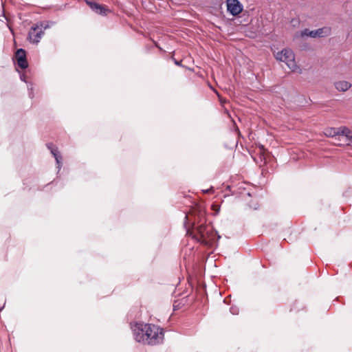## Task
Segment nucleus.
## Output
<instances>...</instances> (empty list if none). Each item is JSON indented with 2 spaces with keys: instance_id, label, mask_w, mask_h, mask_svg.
Masks as SVG:
<instances>
[{
  "instance_id": "1",
  "label": "nucleus",
  "mask_w": 352,
  "mask_h": 352,
  "mask_svg": "<svg viewBox=\"0 0 352 352\" xmlns=\"http://www.w3.org/2000/svg\"><path fill=\"white\" fill-rule=\"evenodd\" d=\"M131 329L138 342L153 346L163 342V330L156 325L137 322L131 326Z\"/></svg>"
},
{
  "instance_id": "2",
  "label": "nucleus",
  "mask_w": 352,
  "mask_h": 352,
  "mask_svg": "<svg viewBox=\"0 0 352 352\" xmlns=\"http://www.w3.org/2000/svg\"><path fill=\"white\" fill-rule=\"evenodd\" d=\"M277 60L285 63L287 66L293 72L298 69V66L295 62V56L294 52L289 49H284L281 52H278L276 55Z\"/></svg>"
},
{
  "instance_id": "3",
  "label": "nucleus",
  "mask_w": 352,
  "mask_h": 352,
  "mask_svg": "<svg viewBox=\"0 0 352 352\" xmlns=\"http://www.w3.org/2000/svg\"><path fill=\"white\" fill-rule=\"evenodd\" d=\"M48 28L43 22L37 23L32 25L28 33V39L30 42L37 44L40 42L44 34V31Z\"/></svg>"
},
{
  "instance_id": "4",
  "label": "nucleus",
  "mask_w": 352,
  "mask_h": 352,
  "mask_svg": "<svg viewBox=\"0 0 352 352\" xmlns=\"http://www.w3.org/2000/svg\"><path fill=\"white\" fill-rule=\"evenodd\" d=\"M199 234L200 235V240L204 243H208L212 240L211 235L213 234L211 228L201 224L197 228Z\"/></svg>"
},
{
  "instance_id": "5",
  "label": "nucleus",
  "mask_w": 352,
  "mask_h": 352,
  "mask_svg": "<svg viewBox=\"0 0 352 352\" xmlns=\"http://www.w3.org/2000/svg\"><path fill=\"white\" fill-rule=\"evenodd\" d=\"M226 6L228 12L232 16H237L243 10V6L239 0H227Z\"/></svg>"
},
{
  "instance_id": "6",
  "label": "nucleus",
  "mask_w": 352,
  "mask_h": 352,
  "mask_svg": "<svg viewBox=\"0 0 352 352\" xmlns=\"http://www.w3.org/2000/svg\"><path fill=\"white\" fill-rule=\"evenodd\" d=\"M86 3L94 12L98 14L105 16L110 12V10L105 6L99 4L96 1L87 0Z\"/></svg>"
},
{
  "instance_id": "7",
  "label": "nucleus",
  "mask_w": 352,
  "mask_h": 352,
  "mask_svg": "<svg viewBox=\"0 0 352 352\" xmlns=\"http://www.w3.org/2000/svg\"><path fill=\"white\" fill-rule=\"evenodd\" d=\"M16 59L17 65L21 69H26L28 67V63L26 59V53L23 49H19L16 52Z\"/></svg>"
},
{
  "instance_id": "8",
  "label": "nucleus",
  "mask_w": 352,
  "mask_h": 352,
  "mask_svg": "<svg viewBox=\"0 0 352 352\" xmlns=\"http://www.w3.org/2000/svg\"><path fill=\"white\" fill-rule=\"evenodd\" d=\"M331 30L329 28H322L316 30H310L309 37L317 38L324 37L330 34Z\"/></svg>"
},
{
  "instance_id": "9",
  "label": "nucleus",
  "mask_w": 352,
  "mask_h": 352,
  "mask_svg": "<svg viewBox=\"0 0 352 352\" xmlns=\"http://www.w3.org/2000/svg\"><path fill=\"white\" fill-rule=\"evenodd\" d=\"M47 147L50 150L51 153L53 155V156L54 157V158L56 160V162L57 164V168L59 171L60 170L61 166H62V157H61L59 151H58L57 148L55 147L52 144H47Z\"/></svg>"
},
{
  "instance_id": "10",
  "label": "nucleus",
  "mask_w": 352,
  "mask_h": 352,
  "mask_svg": "<svg viewBox=\"0 0 352 352\" xmlns=\"http://www.w3.org/2000/svg\"><path fill=\"white\" fill-rule=\"evenodd\" d=\"M334 85L336 89L339 91H346L351 87V84L346 80L336 82Z\"/></svg>"
},
{
  "instance_id": "11",
  "label": "nucleus",
  "mask_w": 352,
  "mask_h": 352,
  "mask_svg": "<svg viewBox=\"0 0 352 352\" xmlns=\"http://www.w3.org/2000/svg\"><path fill=\"white\" fill-rule=\"evenodd\" d=\"M324 134L327 137H336L339 136V128H329L324 131Z\"/></svg>"
},
{
  "instance_id": "12",
  "label": "nucleus",
  "mask_w": 352,
  "mask_h": 352,
  "mask_svg": "<svg viewBox=\"0 0 352 352\" xmlns=\"http://www.w3.org/2000/svg\"><path fill=\"white\" fill-rule=\"evenodd\" d=\"M344 135L346 138V139L348 140L350 138V137L352 136V132L349 128H347L346 126L340 127L339 128V135Z\"/></svg>"
},
{
  "instance_id": "13",
  "label": "nucleus",
  "mask_w": 352,
  "mask_h": 352,
  "mask_svg": "<svg viewBox=\"0 0 352 352\" xmlns=\"http://www.w3.org/2000/svg\"><path fill=\"white\" fill-rule=\"evenodd\" d=\"M28 95L30 98H33L34 97V91H33V85L32 83L28 85Z\"/></svg>"
},
{
  "instance_id": "14",
  "label": "nucleus",
  "mask_w": 352,
  "mask_h": 352,
  "mask_svg": "<svg viewBox=\"0 0 352 352\" xmlns=\"http://www.w3.org/2000/svg\"><path fill=\"white\" fill-rule=\"evenodd\" d=\"M309 32H310V30L308 29H305L300 32V35L302 37L305 36H309Z\"/></svg>"
},
{
  "instance_id": "15",
  "label": "nucleus",
  "mask_w": 352,
  "mask_h": 352,
  "mask_svg": "<svg viewBox=\"0 0 352 352\" xmlns=\"http://www.w3.org/2000/svg\"><path fill=\"white\" fill-rule=\"evenodd\" d=\"M230 312L232 314H238V309L236 307H231L230 308Z\"/></svg>"
},
{
  "instance_id": "16",
  "label": "nucleus",
  "mask_w": 352,
  "mask_h": 352,
  "mask_svg": "<svg viewBox=\"0 0 352 352\" xmlns=\"http://www.w3.org/2000/svg\"><path fill=\"white\" fill-rule=\"evenodd\" d=\"M347 140H348L347 145L352 146V136L350 137V138L348 139Z\"/></svg>"
},
{
  "instance_id": "17",
  "label": "nucleus",
  "mask_w": 352,
  "mask_h": 352,
  "mask_svg": "<svg viewBox=\"0 0 352 352\" xmlns=\"http://www.w3.org/2000/svg\"><path fill=\"white\" fill-rule=\"evenodd\" d=\"M213 191H214V190H213L212 188H209V189H207V190H204V192L205 193H209V192H213Z\"/></svg>"
},
{
  "instance_id": "18",
  "label": "nucleus",
  "mask_w": 352,
  "mask_h": 352,
  "mask_svg": "<svg viewBox=\"0 0 352 352\" xmlns=\"http://www.w3.org/2000/svg\"><path fill=\"white\" fill-rule=\"evenodd\" d=\"M20 78H21V80L22 81H24V82H25L26 83H28V82L25 81V75H24V74H21V75H20Z\"/></svg>"
},
{
  "instance_id": "19",
  "label": "nucleus",
  "mask_w": 352,
  "mask_h": 352,
  "mask_svg": "<svg viewBox=\"0 0 352 352\" xmlns=\"http://www.w3.org/2000/svg\"><path fill=\"white\" fill-rule=\"evenodd\" d=\"M175 64H176V65H179V62H177V61H175Z\"/></svg>"
},
{
  "instance_id": "20",
  "label": "nucleus",
  "mask_w": 352,
  "mask_h": 352,
  "mask_svg": "<svg viewBox=\"0 0 352 352\" xmlns=\"http://www.w3.org/2000/svg\"><path fill=\"white\" fill-rule=\"evenodd\" d=\"M185 219H188V216L187 215H185Z\"/></svg>"
}]
</instances>
